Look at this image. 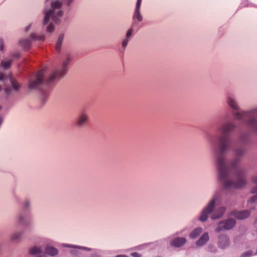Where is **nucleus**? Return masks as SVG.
<instances>
[{
	"instance_id": "2f4dec72",
	"label": "nucleus",
	"mask_w": 257,
	"mask_h": 257,
	"mask_svg": "<svg viewBox=\"0 0 257 257\" xmlns=\"http://www.w3.org/2000/svg\"><path fill=\"white\" fill-rule=\"evenodd\" d=\"M252 182H253V183H257V175L254 176L252 178Z\"/></svg>"
},
{
	"instance_id": "6e6552de",
	"label": "nucleus",
	"mask_w": 257,
	"mask_h": 257,
	"mask_svg": "<svg viewBox=\"0 0 257 257\" xmlns=\"http://www.w3.org/2000/svg\"><path fill=\"white\" fill-rule=\"evenodd\" d=\"M142 0H138L136 4V7L133 16V23L132 26L135 24L136 21L139 22L143 20V17L140 14V7L141 5Z\"/></svg>"
},
{
	"instance_id": "ddd939ff",
	"label": "nucleus",
	"mask_w": 257,
	"mask_h": 257,
	"mask_svg": "<svg viewBox=\"0 0 257 257\" xmlns=\"http://www.w3.org/2000/svg\"><path fill=\"white\" fill-rule=\"evenodd\" d=\"M209 240V236L207 233H204L199 240L196 242V244L198 246H201L206 243Z\"/></svg>"
},
{
	"instance_id": "9d476101",
	"label": "nucleus",
	"mask_w": 257,
	"mask_h": 257,
	"mask_svg": "<svg viewBox=\"0 0 257 257\" xmlns=\"http://www.w3.org/2000/svg\"><path fill=\"white\" fill-rule=\"evenodd\" d=\"M229 244V240L226 235H221L219 237L218 246L219 247L224 248Z\"/></svg>"
},
{
	"instance_id": "1a4fd4ad",
	"label": "nucleus",
	"mask_w": 257,
	"mask_h": 257,
	"mask_svg": "<svg viewBox=\"0 0 257 257\" xmlns=\"http://www.w3.org/2000/svg\"><path fill=\"white\" fill-rule=\"evenodd\" d=\"M231 214L238 219H244L249 216L250 211L249 210L234 211Z\"/></svg>"
},
{
	"instance_id": "9b49d317",
	"label": "nucleus",
	"mask_w": 257,
	"mask_h": 257,
	"mask_svg": "<svg viewBox=\"0 0 257 257\" xmlns=\"http://www.w3.org/2000/svg\"><path fill=\"white\" fill-rule=\"evenodd\" d=\"M186 242V239L184 237H178L170 242V244L175 247H180Z\"/></svg>"
},
{
	"instance_id": "c756f323",
	"label": "nucleus",
	"mask_w": 257,
	"mask_h": 257,
	"mask_svg": "<svg viewBox=\"0 0 257 257\" xmlns=\"http://www.w3.org/2000/svg\"><path fill=\"white\" fill-rule=\"evenodd\" d=\"M5 91L8 94H10L11 92V88H6L5 89Z\"/></svg>"
},
{
	"instance_id": "f03ea898",
	"label": "nucleus",
	"mask_w": 257,
	"mask_h": 257,
	"mask_svg": "<svg viewBox=\"0 0 257 257\" xmlns=\"http://www.w3.org/2000/svg\"><path fill=\"white\" fill-rule=\"evenodd\" d=\"M70 60V57H67L63 62L61 69L56 70L51 72L45 81L44 80V70L39 71L34 77L30 79L28 87L30 89H37L43 83L47 85H50L59 80L65 75Z\"/></svg>"
},
{
	"instance_id": "4468645a",
	"label": "nucleus",
	"mask_w": 257,
	"mask_h": 257,
	"mask_svg": "<svg viewBox=\"0 0 257 257\" xmlns=\"http://www.w3.org/2000/svg\"><path fill=\"white\" fill-rule=\"evenodd\" d=\"M227 103H228V104L229 105V106L231 107L232 109H233L234 110L238 109V108H239L235 100L233 98H232L230 96L228 97Z\"/></svg>"
},
{
	"instance_id": "b1692460",
	"label": "nucleus",
	"mask_w": 257,
	"mask_h": 257,
	"mask_svg": "<svg viewBox=\"0 0 257 257\" xmlns=\"http://www.w3.org/2000/svg\"><path fill=\"white\" fill-rule=\"evenodd\" d=\"M12 60H9L6 61H2L1 65L5 69H7L10 67V66L12 64Z\"/></svg>"
},
{
	"instance_id": "f8f14e48",
	"label": "nucleus",
	"mask_w": 257,
	"mask_h": 257,
	"mask_svg": "<svg viewBox=\"0 0 257 257\" xmlns=\"http://www.w3.org/2000/svg\"><path fill=\"white\" fill-rule=\"evenodd\" d=\"M225 208L223 207L219 208L215 213H214L211 216L212 220L217 219L220 218L224 213Z\"/></svg>"
},
{
	"instance_id": "f704fd0d",
	"label": "nucleus",
	"mask_w": 257,
	"mask_h": 257,
	"mask_svg": "<svg viewBox=\"0 0 257 257\" xmlns=\"http://www.w3.org/2000/svg\"><path fill=\"white\" fill-rule=\"evenodd\" d=\"M31 27V25H29V26H28L26 28V29H25V31H26V32H28V31H29V30L30 29Z\"/></svg>"
},
{
	"instance_id": "c9c22d12",
	"label": "nucleus",
	"mask_w": 257,
	"mask_h": 257,
	"mask_svg": "<svg viewBox=\"0 0 257 257\" xmlns=\"http://www.w3.org/2000/svg\"><path fill=\"white\" fill-rule=\"evenodd\" d=\"M4 78V74L0 72V80H3Z\"/></svg>"
},
{
	"instance_id": "4c0bfd02",
	"label": "nucleus",
	"mask_w": 257,
	"mask_h": 257,
	"mask_svg": "<svg viewBox=\"0 0 257 257\" xmlns=\"http://www.w3.org/2000/svg\"><path fill=\"white\" fill-rule=\"evenodd\" d=\"M115 257H127V256H126V255H117Z\"/></svg>"
},
{
	"instance_id": "7ed1b4c3",
	"label": "nucleus",
	"mask_w": 257,
	"mask_h": 257,
	"mask_svg": "<svg viewBox=\"0 0 257 257\" xmlns=\"http://www.w3.org/2000/svg\"><path fill=\"white\" fill-rule=\"evenodd\" d=\"M235 118L245 122L247 126L257 133V109L251 111H238L234 113Z\"/></svg>"
},
{
	"instance_id": "5701e85b",
	"label": "nucleus",
	"mask_w": 257,
	"mask_h": 257,
	"mask_svg": "<svg viewBox=\"0 0 257 257\" xmlns=\"http://www.w3.org/2000/svg\"><path fill=\"white\" fill-rule=\"evenodd\" d=\"M30 252L32 255L38 254L41 252V249L38 247H34L30 249Z\"/></svg>"
},
{
	"instance_id": "c85d7f7f",
	"label": "nucleus",
	"mask_w": 257,
	"mask_h": 257,
	"mask_svg": "<svg viewBox=\"0 0 257 257\" xmlns=\"http://www.w3.org/2000/svg\"><path fill=\"white\" fill-rule=\"evenodd\" d=\"M131 255L133 257H141V255L137 252H133Z\"/></svg>"
},
{
	"instance_id": "39448f33",
	"label": "nucleus",
	"mask_w": 257,
	"mask_h": 257,
	"mask_svg": "<svg viewBox=\"0 0 257 257\" xmlns=\"http://www.w3.org/2000/svg\"><path fill=\"white\" fill-rule=\"evenodd\" d=\"M88 122V114L86 111L83 110L78 114L75 122V125L78 128H82L86 126Z\"/></svg>"
},
{
	"instance_id": "bb28decb",
	"label": "nucleus",
	"mask_w": 257,
	"mask_h": 257,
	"mask_svg": "<svg viewBox=\"0 0 257 257\" xmlns=\"http://www.w3.org/2000/svg\"><path fill=\"white\" fill-rule=\"evenodd\" d=\"M128 40L129 39L126 38L123 41L122 43L123 47L125 48L127 46Z\"/></svg>"
},
{
	"instance_id": "ea45409f",
	"label": "nucleus",
	"mask_w": 257,
	"mask_h": 257,
	"mask_svg": "<svg viewBox=\"0 0 257 257\" xmlns=\"http://www.w3.org/2000/svg\"><path fill=\"white\" fill-rule=\"evenodd\" d=\"M66 246H67V247H71L72 246L70 245H66Z\"/></svg>"
},
{
	"instance_id": "0eeeda50",
	"label": "nucleus",
	"mask_w": 257,
	"mask_h": 257,
	"mask_svg": "<svg viewBox=\"0 0 257 257\" xmlns=\"http://www.w3.org/2000/svg\"><path fill=\"white\" fill-rule=\"evenodd\" d=\"M216 199L213 198L208 203L207 206L202 211V214L199 218V220L201 221H205L208 218V215L210 213L215 205Z\"/></svg>"
},
{
	"instance_id": "423d86ee",
	"label": "nucleus",
	"mask_w": 257,
	"mask_h": 257,
	"mask_svg": "<svg viewBox=\"0 0 257 257\" xmlns=\"http://www.w3.org/2000/svg\"><path fill=\"white\" fill-rule=\"evenodd\" d=\"M236 221L233 219H228L218 223L215 229V232L218 233L222 230H229L232 229L235 225Z\"/></svg>"
},
{
	"instance_id": "20e7f679",
	"label": "nucleus",
	"mask_w": 257,
	"mask_h": 257,
	"mask_svg": "<svg viewBox=\"0 0 257 257\" xmlns=\"http://www.w3.org/2000/svg\"><path fill=\"white\" fill-rule=\"evenodd\" d=\"M62 3L56 1L51 3V9L45 11V17L43 21V24L46 25L50 18H52L55 23L59 22V18L61 17L63 12L61 10Z\"/></svg>"
},
{
	"instance_id": "e433bc0d",
	"label": "nucleus",
	"mask_w": 257,
	"mask_h": 257,
	"mask_svg": "<svg viewBox=\"0 0 257 257\" xmlns=\"http://www.w3.org/2000/svg\"><path fill=\"white\" fill-rule=\"evenodd\" d=\"M63 1H64V2L67 1L68 4L69 5L72 2L73 0H63Z\"/></svg>"
},
{
	"instance_id": "aec40b11",
	"label": "nucleus",
	"mask_w": 257,
	"mask_h": 257,
	"mask_svg": "<svg viewBox=\"0 0 257 257\" xmlns=\"http://www.w3.org/2000/svg\"><path fill=\"white\" fill-rule=\"evenodd\" d=\"M21 236L22 233L21 232H15L11 235V239L13 241H17L21 238Z\"/></svg>"
},
{
	"instance_id": "a19ab883",
	"label": "nucleus",
	"mask_w": 257,
	"mask_h": 257,
	"mask_svg": "<svg viewBox=\"0 0 257 257\" xmlns=\"http://www.w3.org/2000/svg\"><path fill=\"white\" fill-rule=\"evenodd\" d=\"M241 141L243 142V139L242 138H241Z\"/></svg>"
},
{
	"instance_id": "7c9ffc66",
	"label": "nucleus",
	"mask_w": 257,
	"mask_h": 257,
	"mask_svg": "<svg viewBox=\"0 0 257 257\" xmlns=\"http://www.w3.org/2000/svg\"><path fill=\"white\" fill-rule=\"evenodd\" d=\"M48 96V93L46 92H43L42 94V97L47 98Z\"/></svg>"
},
{
	"instance_id": "f257e3e1",
	"label": "nucleus",
	"mask_w": 257,
	"mask_h": 257,
	"mask_svg": "<svg viewBox=\"0 0 257 257\" xmlns=\"http://www.w3.org/2000/svg\"><path fill=\"white\" fill-rule=\"evenodd\" d=\"M236 125L232 122H226L218 128L222 135L217 137L218 150L216 152V163L219 174V178L226 189L239 188L245 185L243 178V170L238 167V158L243 155L244 150L238 148L234 150L235 159L229 165L226 164V154L231 147L228 136Z\"/></svg>"
},
{
	"instance_id": "72a5a7b5",
	"label": "nucleus",
	"mask_w": 257,
	"mask_h": 257,
	"mask_svg": "<svg viewBox=\"0 0 257 257\" xmlns=\"http://www.w3.org/2000/svg\"><path fill=\"white\" fill-rule=\"evenodd\" d=\"M75 247L76 248H82V249H83L84 250H90V248H87V247H85L76 246Z\"/></svg>"
},
{
	"instance_id": "473e14b6",
	"label": "nucleus",
	"mask_w": 257,
	"mask_h": 257,
	"mask_svg": "<svg viewBox=\"0 0 257 257\" xmlns=\"http://www.w3.org/2000/svg\"><path fill=\"white\" fill-rule=\"evenodd\" d=\"M20 53L17 52L13 55V56L16 58H19L20 57Z\"/></svg>"
},
{
	"instance_id": "58836bf2",
	"label": "nucleus",
	"mask_w": 257,
	"mask_h": 257,
	"mask_svg": "<svg viewBox=\"0 0 257 257\" xmlns=\"http://www.w3.org/2000/svg\"><path fill=\"white\" fill-rule=\"evenodd\" d=\"M28 205H29V202L28 201H26L25 202V207H27V206H28Z\"/></svg>"
},
{
	"instance_id": "2eb2a0df",
	"label": "nucleus",
	"mask_w": 257,
	"mask_h": 257,
	"mask_svg": "<svg viewBox=\"0 0 257 257\" xmlns=\"http://www.w3.org/2000/svg\"><path fill=\"white\" fill-rule=\"evenodd\" d=\"M46 252L47 253L52 256L56 255L58 253V251L56 248L51 246H47L46 247Z\"/></svg>"
},
{
	"instance_id": "dca6fc26",
	"label": "nucleus",
	"mask_w": 257,
	"mask_h": 257,
	"mask_svg": "<svg viewBox=\"0 0 257 257\" xmlns=\"http://www.w3.org/2000/svg\"><path fill=\"white\" fill-rule=\"evenodd\" d=\"M64 39L63 35H61L59 36L57 42L56 44V50L59 53L60 52L62 44V42Z\"/></svg>"
},
{
	"instance_id": "a878e982",
	"label": "nucleus",
	"mask_w": 257,
	"mask_h": 257,
	"mask_svg": "<svg viewBox=\"0 0 257 257\" xmlns=\"http://www.w3.org/2000/svg\"><path fill=\"white\" fill-rule=\"evenodd\" d=\"M133 32V28H130L127 32L126 38L129 39L130 37L131 36Z\"/></svg>"
},
{
	"instance_id": "6ab92c4d",
	"label": "nucleus",
	"mask_w": 257,
	"mask_h": 257,
	"mask_svg": "<svg viewBox=\"0 0 257 257\" xmlns=\"http://www.w3.org/2000/svg\"><path fill=\"white\" fill-rule=\"evenodd\" d=\"M11 83L12 85L13 88L16 90L18 91L20 88V85L19 83L14 79L13 78H11Z\"/></svg>"
},
{
	"instance_id": "cd10ccee",
	"label": "nucleus",
	"mask_w": 257,
	"mask_h": 257,
	"mask_svg": "<svg viewBox=\"0 0 257 257\" xmlns=\"http://www.w3.org/2000/svg\"><path fill=\"white\" fill-rule=\"evenodd\" d=\"M4 47V44L3 39H0V49L1 51L3 50Z\"/></svg>"
},
{
	"instance_id": "a211bd4d",
	"label": "nucleus",
	"mask_w": 257,
	"mask_h": 257,
	"mask_svg": "<svg viewBox=\"0 0 257 257\" xmlns=\"http://www.w3.org/2000/svg\"><path fill=\"white\" fill-rule=\"evenodd\" d=\"M251 193H256V194L254 195L251 199L250 200L248 201V206H251V204L252 203H254L255 202L256 200H257V186L255 187H254L252 191H251Z\"/></svg>"
},
{
	"instance_id": "4be33fe9",
	"label": "nucleus",
	"mask_w": 257,
	"mask_h": 257,
	"mask_svg": "<svg viewBox=\"0 0 257 257\" xmlns=\"http://www.w3.org/2000/svg\"><path fill=\"white\" fill-rule=\"evenodd\" d=\"M30 39L32 40H40L43 41L44 40V37L43 36H38L35 34H31L30 35Z\"/></svg>"
},
{
	"instance_id": "412c9836",
	"label": "nucleus",
	"mask_w": 257,
	"mask_h": 257,
	"mask_svg": "<svg viewBox=\"0 0 257 257\" xmlns=\"http://www.w3.org/2000/svg\"><path fill=\"white\" fill-rule=\"evenodd\" d=\"M20 44L22 45L25 48H28L30 47L31 42L30 40L26 39L22 40L20 41Z\"/></svg>"
},
{
	"instance_id": "393cba45",
	"label": "nucleus",
	"mask_w": 257,
	"mask_h": 257,
	"mask_svg": "<svg viewBox=\"0 0 257 257\" xmlns=\"http://www.w3.org/2000/svg\"><path fill=\"white\" fill-rule=\"evenodd\" d=\"M54 29V26L52 23H51L47 28V31L48 32H52Z\"/></svg>"
},
{
	"instance_id": "f3484780",
	"label": "nucleus",
	"mask_w": 257,
	"mask_h": 257,
	"mask_svg": "<svg viewBox=\"0 0 257 257\" xmlns=\"http://www.w3.org/2000/svg\"><path fill=\"white\" fill-rule=\"evenodd\" d=\"M202 231V228L198 227L194 229L190 234V237L195 238L198 236Z\"/></svg>"
}]
</instances>
